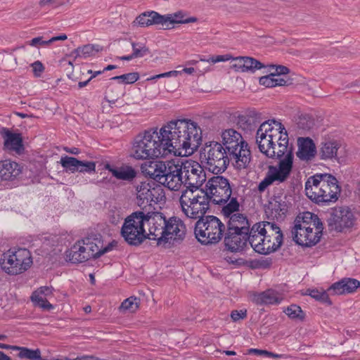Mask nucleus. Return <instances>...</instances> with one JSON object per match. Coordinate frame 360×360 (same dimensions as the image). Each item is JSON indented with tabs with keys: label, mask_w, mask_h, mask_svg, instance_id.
I'll list each match as a JSON object with an SVG mask.
<instances>
[{
	"label": "nucleus",
	"mask_w": 360,
	"mask_h": 360,
	"mask_svg": "<svg viewBox=\"0 0 360 360\" xmlns=\"http://www.w3.org/2000/svg\"><path fill=\"white\" fill-rule=\"evenodd\" d=\"M169 155L188 156L199 147L202 130L191 120H174L162 127Z\"/></svg>",
	"instance_id": "nucleus-1"
},
{
	"label": "nucleus",
	"mask_w": 360,
	"mask_h": 360,
	"mask_svg": "<svg viewBox=\"0 0 360 360\" xmlns=\"http://www.w3.org/2000/svg\"><path fill=\"white\" fill-rule=\"evenodd\" d=\"M259 150L269 158H281L291 148H288V135L283 124L275 120L264 122L256 134Z\"/></svg>",
	"instance_id": "nucleus-2"
},
{
	"label": "nucleus",
	"mask_w": 360,
	"mask_h": 360,
	"mask_svg": "<svg viewBox=\"0 0 360 360\" xmlns=\"http://www.w3.org/2000/svg\"><path fill=\"white\" fill-rule=\"evenodd\" d=\"M170 155L162 127L151 129L138 134L134 139L131 156L136 160H143Z\"/></svg>",
	"instance_id": "nucleus-3"
},
{
	"label": "nucleus",
	"mask_w": 360,
	"mask_h": 360,
	"mask_svg": "<svg viewBox=\"0 0 360 360\" xmlns=\"http://www.w3.org/2000/svg\"><path fill=\"white\" fill-rule=\"evenodd\" d=\"M283 239L282 231L277 224L261 221L252 226L249 243L255 252L268 255L276 251L281 246Z\"/></svg>",
	"instance_id": "nucleus-4"
},
{
	"label": "nucleus",
	"mask_w": 360,
	"mask_h": 360,
	"mask_svg": "<svg viewBox=\"0 0 360 360\" xmlns=\"http://www.w3.org/2000/svg\"><path fill=\"white\" fill-rule=\"evenodd\" d=\"M323 229V224L316 214L304 212L295 220L292 230L293 240L302 246L315 245L320 240Z\"/></svg>",
	"instance_id": "nucleus-5"
},
{
	"label": "nucleus",
	"mask_w": 360,
	"mask_h": 360,
	"mask_svg": "<svg viewBox=\"0 0 360 360\" xmlns=\"http://www.w3.org/2000/svg\"><path fill=\"white\" fill-rule=\"evenodd\" d=\"M307 196L316 202L335 201L340 193L338 180L330 174H321L310 177L305 184Z\"/></svg>",
	"instance_id": "nucleus-6"
},
{
	"label": "nucleus",
	"mask_w": 360,
	"mask_h": 360,
	"mask_svg": "<svg viewBox=\"0 0 360 360\" xmlns=\"http://www.w3.org/2000/svg\"><path fill=\"white\" fill-rule=\"evenodd\" d=\"M210 200L204 189H185L181 192L179 203L185 216L191 219H200L210 208Z\"/></svg>",
	"instance_id": "nucleus-7"
},
{
	"label": "nucleus",
	"mask_w": 360,
	"mask_h": 360,
	"mask_svg": "<svg viewBox=\"0 0 360 360\" xmlns=\"http://www.w3.org/2000/svg\"><path fill=\"white\" fill-rule=\"evenodd\" d=\"M224 231L225 225L215 216H206L195 223V237L204 245L217 243L222 238Z\"/></svg>",
	"instance_id": "nucleus-8"
},
{
	"label": "nucleus",
	"mask_w": 360,
	"mask_h": 360,
	"mask_svg": "<svg viewBox=\"0 0 360 360\" xmlns=\"http://www.w3.org/2000/svg\"><path fill=\"white\" fill-rule=\"evenodd\" d=\"M31 252L26 248L9 249L2 255L1 266L9 275L24 273L32 265Z\"/></svg>",
	"instance_id": "nucleus-9"
},
{
	"label": "nucleus",
	"mask_w": 360,
	"mask_h": 360,
	"mask_svg": "<svg viewBox=\"0 0 360 360\" xmlns=\"http://www.w3.org/2000/svg\"><path fill=\"white\" fill-rule=\"evenodd\" d=\"M202 162L212 173H223L229 165L228 153L222 144L217 141L206 143L202 154Z\"/></svg>",
	"instance_id": "nucleus-10"
},
{
	"label": "nucleus",
	"mask_w": 360,
	"mask_h": 360,
	"mask_svg": "<svg viewBox=\"0 0 360 360\" xmlns=\"http://www.w3.org/2000/svg\"><path fill=\"white\" fill-rule=\"evenodd\" d=\"M144 218V211H136L125 219L121 235L128 244L139 245L147 238Z\"/></svg>",
	"instance_id": "nucleus-11"
},
{
	"label": "nucleus",
	"mask_w": 360,
	"mask_h": 360,
	"mask_svg": "<svg viewBox=\"0 0 360 360\" xmlns=\"http://www.w3.org/2000/svg\"><path fill=\"white\" fill-rule=\"evenodd\" d=\"M203 189L210 202L215 205L226 203L232 194L230 181L223 176L217 175L209 179Z\"/></svg>",
	"instance_id": "nucleus-12"
},
{
	"label": "nucleus",
	"mask_w": 360,
	"mask_h": 360,
	"mask_svg": "<svg viewBox=\"0 0 360 360\" xmlns=\"http://www.w3.org/2000/svg\"><path fill=\"white\" fill-rule=\"evenodd\" d=\"M144 226L147 224V238L157 240L158 245H163L165 233L167 218L162 213L158 212L144 211Z\"/></svg>",
	"instance_id": "nucleus-13"
},
{
	"label": "nucleus",
	"mask_w": 360,
	"mask_h": 360,
	"mask_svg": "<svg viewBox=\"0 0 360 360\" xmlns=\"http://www.w3.org/2000/svg\"><path fill=\"white\" fill-rule=\"evenodd\" d=\"M184 183L188 185L186 189H200V187L206 182L207 176L203 167L197 162L187 160L183 162Z\"/></svg>",
	"instance_id": "nucleus-14"
},
{
	"label": "nucleus",
	"mask_w": 360,
	"mask_h": 360,
	"mask_svg": "<svg viewBox=\"0 0 360 360\" xmlns=\"http://www.w3.org/2000/svg\"><path fill=\"white\" fill-rule=\"evenodd\" d=\"M355 220L354 213L349 207H340L330 212L327 222L331 230L342 232L345 229L353 226Z\"/></svg>",
	"instance_id": "nucleus-15"
},
{
	"label": "nucleus",
	"mask_w": 360,
	"mask_h": 360,
	"mask_svg": "<svg viewBox=\"0 0 360 360\" xmlns=\"http://www.w3.org/2000/svg\"><path fill=\"white\" fill-rule=\"evenodd\" d=\"M164 197L161 188L152 187L149 183L142 182L136 186V202L139 207H143L141 211H146V206H151L152 202H160Z\"/></svg>",
	"instance_id": "nucleus-16"
},
{
	"label": "nucleus",
	"mask_w": 360,
	"mask_h": 360,
	"mask_svg": "<svg viewBox=\"0 0 360 360\" xmlns=\"http://www.w3.org/2000/svg\"><path fill=\"white\" fill-rule=\"evenodd\" d=\"M285 157L281 159L277 165L269 167L266 174L274 183L279 184L285 182L290 176L292 169L293 153L292 150L285 153Z\"/></svg>",
	"instance_id": "nucleus-17"
},
{
	"label": "nucleus",
	"mask_w": 360,
	"mask_h": 360,
	"mask_svg": "<svg viewBox=\"0 0 360 360\" xmlns=\"http://www.w3.org/2000/svg\"><path fill=\"white\" fill-rule=\"evenodd\" d=\"M183 164L180 166L168 162V167L160 184L171 191H179L183 184Z\"/></svg>",
	"instance_id": "nucleus-18"
},
{
	"label": "nucleus",
	"mask_w": 360,
	"mask_h": 360,
	"mask_svg": "<svg viewBox=\"0 0 360 360\" xmlns=\"http://www.w3.org/2000/svg\"><path fill=\"white\" fill-rule=\"evenodd\" d=\"M186 226L181 219L176 217H172L166 220L165 233L163 246L166 244L173 243L174 241L182 240L186 235Z\"/></svg>",
	"instance_id": "nucleus-19"
},
{
	"label": "nucleus",
	"mask_w": 360,
	"mask_h": 360,
	"mask_svg": "<svg viewBox=\"0 0 360 360\" xmlns=\"http://www.w3.org/2000/svg\"><path fill=\"white\" fill-rule=\"evenodd\" d=\"M227 153L229 162L231 161L235 169L241 170L250 167L251 152L247 142Z\"/></svg>",
	"instance_id": "nucleus-20"
},
{
	"label": "nucleus",
	"mask_w": 360,
	"mask_h": 360,
	"mask_svg": "<svg viewBox=\"0 0 360 360\" xmlns=\"http://www.w3.org/2000/svg\"><path fill=\"white\" fill-rule=\"evenodd\" d=\"M250 233L227 231L224 235V243L231 252H240L247 245Z\"/></svg>",
	"instance_id": "nucleus-21"
},
{
	"label": "nucleus",
	"mask_w": 360,
	"mask_h": 360,
	"mask_svg": "<svg viewBox=\"0 0 360 360\" xmlns=\"http://www.w3.org/2000/svg\"><path fill=\"white\" fill-rule=\"evenodd\" d=\"M82 243L84 245L86 253L89 255L90 259L99 257L105 253L111 251L117 244L116 242L112 241L103 247L101 240L89 238L82 240Z\"/></svg>",
	"instance_id": "nucleus-22"
},
{
	"label": "nucleus",
	"mask_w": 360,
	"mask_h": 360,
	"mask_svg": "<svg viewBox=\"0 0 360 360\" xmlns=\"http://www.w3.org/2000/svg\"><path fill=\"white\" fill-rule=\"evenodd\" d=\"M60 163L66 171L72 173L75 172H94L96 169L94 162L80 161L75 158L67 155L61 158Z\"/></svg>",
	"instance_id": "nucleus-23"
},
{
	"label": "nucleus",
	"mask_w": 360,
	"mask_h": 360,
	"mask_svg": "<svg viewBox=\"0 0 360 360\" xmlns=\"http://www.w3.org/2000/svg\"><path fill=\"white\" fill-rule=\"evenodd\" d=\"M167 167L168 162L146 161L141 165V170L143 175L160 183Z\"/></svg>",
	"instance_id": "nucleus-24"
},
{
	"label": "nucleus",
	"mask_w": 360,
	"mask_h": 360,
	"mask_svg": "<svg viewBox=\"0 0 360 360\" xmlns=\"http://www.w3.org/2000/svg\"><path fill=\"white\" fill-rule=\"evenodd\" d=\"M4 148L5 150L16 154H21L24 150L22 139L19 134L12 133L6 128L2 129Z\"/></svg>",
	"instance_id": "nucleus-25"
},
{
	"label": "nucleus",
	"mask_w": 360,
	"mask_h": 360,
	"mask_svg": "<svg viewBox=\"0 0 360 360\" xmlns=\"http://www.w3.org/2000/svg\"><path fill=\"white\" fill-rule=\"evenodd\" d=\"M360 287V282L354 278H345L331 285L328 291L330 295H340L349 294L356 291Z\"/></svg>",
	"instance_id": "nucleus-26"
},
{
	"label": "nucleus",
	"mask_w": 360,
	"mask_h": 360,
	"mask_svg": "<svg viewBox=\"0 0 360 360\" xmlns=\"http://www.w3.org/2000/svg\"><path fill=\"white\" fill-rule=\"evenodd\" d=\"M20 173L21 167L16 162L11 160L0 161V182L13 181Z\"/></svg>",
	"instance_id": "nucleus-27"
},
{
	"label": "nucleus",
	"mask_w": 360,
	"mask_h": 360,
	"mask_svg": "<svg viewBox=\"0 0 360 360\" xmlns=\"http://www.w3.org/2000/svg\"><path fill=\"white\" fill-rule=\"evenodd\" d=\"M221 143L226 152H229L246 141L240 133L234 129H224L221 133Z\"/></svg>",
	"instance_id": "nucleus-28"
},
{
	"label": "nucleus",
	"mask_w": 360,
	"mask_h": 360,
	"mask_svg": "<svg viewBox=\"0 0 360 360\" xmlns=\"http://www.w3.org/2000/svg\"><path fill=\"white\" fill-rule=\"evenodd\" d=\"M186 13L183 11H178L174 13L162 15V28L164 30H169L171 24H187L193 23L198 21V18L194 16L185 18Z\"/></svg>",
	"instance_id": "nucleus-29"
},
{
	"label": "nucleus",
	"mask_w": 360,
	"mask_h": 360,
	"mask_svg": "<svg viewBox=\"0 0 360 360\" xmlns=\"http://www.w3.org/2000/svg\"><path fill=\"white\" fill-rule=\"evenodd\" d=\"M297 156L302 160H310L314 158L316 150L313 141L309 138H299Z\"/></svg>",
	"instance_id": "nucleus-30"
},
{
	"label": "nucleus",
	"mask_w": 360,
	"mask_h": 360,
	"mask_svg": "<svg viewBox=\"0 0 360 360\" xmlns=\"http://www.w3.org/2000/svg\"><path fill=\"white\" fill-rule=\"evenodd\" d=\"M154 25L162 26V15L156 11L144 12L132 22L133 27H149Z\"/></svg>",
	"instance_id": "nucleus-31"
},
{
	"label": "nucleus",
	"mask_w": 360,
	"mask_h": 360,
	"mask_svg": "<svg viewBox=\"0 0 360 360\" xmlns=\"http://www.w3.org/2000/svg\"><path fill=\"white\" fill-rule=\"evenodd\" d=\"M340 143L336 140H326L321 144L319 155L321 160H338Z\"/></svg>",
	"instance_id": "nucleus-32"
},
{
	"label": "nucleus",
	"mask_w": 360,
	"mask_h": 360,
	"mask_svg": "<svg viewBox=\"0 0 360 360\" xmlns=\"http://www.w3.org/2000/svg\"><path fill=\"white\" fill-rule=\"evenodd\" d=\"M112 175L119 180L131 181L136 176V170L129 165H122L121 167H114L109 164L105 166Z\"/></svg>",
	"instance_id": "nucleus-33"
},
{
	"label": "nucleus",
	"mask_w": 360,
	"mask_h": 360,
	"mask_svg": "<svg viewBox=\"0 0 360 360\" xmlns=\"http://www.w3.org/2000/svg\"><path fill=\"white\" fill-rule=\"evenodd\" d=\"M250 223L246 216L243 214L233 215L227 221V231H241L250 233Z\"/></svg>",
	"instance_id": "nucleus-34"
},
{
	"label": "nucleus",
	"mask_w": 360,
	"mask_h": 360,
	"mask_svg": "<svg viewBox=\"0 0 360 360\" xmlns=\"http://www.w3.org/2000/svg\"><path fill=\"white\" fill-rule=\"evenodd\" d=\"M253 301L257 304H277L283 300L282 297L273 290H268L253 295Z\"/></svg>",
	"instance_id": "nucleus-35"
},
{
	"label": "nucleus",
	"mask_w": 360,
	"mask_h": 360,
	"mask_svg": "<svg viewBox=\"0 0 360 360\" xmlns=\"http://www.w3.org/2000/svg\"><path fill=\"white\" fill-rule=\"evenodd\" d=\"M68 257L72 263H82L90 259L82 241H78L73 245L69 251Z\"/></svg>",
	"instance_id": "nucleus-36"
},
{
	"label": "nucleus",
	"mask_w": 360,
	"mask_h": 360,
	"mask_svg": "<svg viewBox=\"0 0 360 360\" xmlns=\"http://www.w3.org/2000/svg\"><path fill=\"white\" fill-rule=\"evenodd\" d=\"M229 202L225 203L226 205L222 207L221 212L224 216L228 219L231 218L233 215L239 214L240 205L236 198L231 197L229 200Z\"/></svg>",
	"instance_id": "nucleus-37"
},
{
	"label": "nucleus",
	"mask_w": 360,
	"mask_h": 360,
	"mask_svg": "<svg viewBox=\"0 0 360 360\" xmlns=\"http://www.w3.org/2000/svg\"><path fill=\"white\" fill-rule=\"evenodd\" d=\"M140 305V300L136 297H129L124 300L119 307V309L122 312H135Z\"/></svg>",
	"instance_id": "nucleus-38"
},
{
	"label": "nucleus",
	"mask_w": 360,
	"mask_h": 360,
	"mask_svg": "<svg viewBox=\"0 0 360 360\" xmlns=\"http://www.w3.org/2000/svg\"><path fill=\"white\" fill-rule=\"evenodd\" d=\"M13 350L19 351L18 356L20 359H27L30 360H36L37 358H39L41 355V351L39 349H30L27 347H13Z\"/></svg>",
	"instance_id": "nucleus-39"
},
{
	"label": "nucleus",
	"mask_w": 360,
	"mask_h": 360,
	"mask_svg": "<svg viewBox=\"0 0 360 360\" xmlns=\"http://www.w3.org/2000/svg\"><path fill=\"white\" fill-rule=\"evenodd\" d=\"M272 212H275L276 217H282L287 212L288 207L285 202L281 200L274 199L269 203Z\"/></svg>",
	"instance_id": "nucleus-40"
},
{
	"label": "nucleus",
	"mask_w": 360,
	"mask_h": 360,
	"mask_svg": "<svg viewBox=\"0 0 360 360\" xmlns=\"http://www.w3.org/2000/svg\"><path fill=\"white\" fill-rule=\"evenodd\" d=\"M308 295L317 301L331 305L332 302L329 298V292L323 290L312 289L309 290Z\"/></svg>",
	"instance_id": "nucleus-41"
},
{
	"label": "nucleus",
	"mask_w": 360,
	"mask_h": 360,
	"mask_svg": "<svg viewBox=\"0 0 360 360\" xmlns=\"http://www.w3.org/2000/svg\"><path fill=\"white\" fill-rule=\"evenodd\" d=\"M285 314L291 319H298L302 321L304 319V313L301 307L297 304H291L284 311Z\"/></svg>",
	"instance_id": "nucleus-42"
},
{
	"label": "nucleus",
	"mask_w": 360,
	"mask_h": 360,
	"mask_svg": "<svg viewBox=\"0 0 360 360\" xmlns=\"http://www.w3.org/2000/svg\"><path fill=\"white\" fill-rule=\"evenodd\" d=\"M244 65L243 72H254L257 70H259L263 68V65L257 60L248 56H244Z\"/></svg>",
	"instance_id": "nucleus-43"
},
{
	"label": "nucleus",
	"mask_w": 360,
	"mask_h": 360,
	"mask_svg": "<svg viewBox=\"0 0 360 360\" xmlns=\"http://www.w3.org/2000/svg\"><path fill=\"white\" fill-rule=\"evenodd\" d=\"M97 51L98 50L95 49L94 46L87 44L77 48L75 53L76 54V57L86 58L94 56Z\"/></svg>",
	"instance_id": "nucleus-44"
},
{
	"label": "nucleus",
	"mask_w": 360,
	"mask_h": 360,
	"mask_svg": "<svg viewBox=\"0 0 360 360\" xmlns=\"http://www.w3.org/2000/svg\"><path fill=\"white\" fill-rule=\"evenodd\" d=\"M131 46L133 49L132 55L135 58H141L150 52L148 48L141 43L133 42L131 43Z\"/></svg>",
	"instance_id": "nucleus-45"
},
{
	"label": "nucleus",
	"mask_w": 360,
	"mask_h": 360,
	"mask_svg": "<svg viewBox=\"0 0 360 360\" xmlns=\"http://www.w3.org/2000/svg\"><path fill=\"white\" fill-rule=\"evenodd\" d=\"M139 78L137 72H130L124 74L120 76H115L111 78L113 80H120L124 84H133L136 82Z\"/></svg>",
	"instance_id": "nucleus-46"
},
{
	"label": "nucleus",
	"mask_w": 360,
	"mask_h": 360,
	"mask_svg": "<svg viewBox=\"0 0 360 360\" xmlns=\"http://www.w3.org/2000/svg\"><path fill=\"white\" fill-rule=\"evenodd\" d=\"M297 124L299 129L307 131L313 127L314 121L307 115H302L299 117Z\"/></svg>",
	"instance_id": "nucleus-47"
},
{
	"label": "nucleus",
	"mask_w": 360,
	"mask_h": 360,
	"mask_svg": "<svg viewBox=\"0 0 360 360\" xmlns=\"http://www.w3.org/2000/svg\"><path fill=\"white\" fill-rule=\"evenodd\" d=\"M32 301L34 303L35 305L42 308L43 309L50 310L53 308V305L50 304L46 297L43 296H31Z\"/></svg>",
	"instance_id": "nucleus-48"
},
{
	"label": "nucleus",
	"mask_w": 360,
	"mask_h": 360,
	"mask_svg": "<svg viewBox=\"0 0 360 360\" xmlns=\"http://www.w3.org/2000/svg\"><path fill=\"white\" fill-rule=\"evenodd\" d=\"M250 354H255L258 356H264L266 357H271V358H281L283 356L281 354H275L271 352H269L267 350L264 349H250L249 350Z\"/></svg>",
	"instance_id": "nucleus-49"
},
{
	"label": "nucleus",
	"mask_w": 360,
	"mask_h": 360,
	"mask_svg": "<svg viewBox=\"0 0 360 360\" xmlns=\"http://www.w3.org/2000/svg\"><path fill=\"white\" fill-rule=\"evenodd\" d=\"M233 61V63L231 66V68L234 70L236 72H243L244 65L243 63H244V56H240L236 58H233L231 59Z\"/></svg>",
	"instance_id": "nucleus-50"
},
{
	"label": "nucleus",
	"mask_w": 360,
	"mask_h": 360,
	"mask_svg": "<svg viewBox=\"0 0 360 360\" xmlns=\"http://www.w3.org/2000/svg\"><path fill=\"white\" fill-rule=\"evenodd\" d=\"M231 58H232L231 55L225 54V55L213 56L207 60L201 58L200 60L210 62L212 63H219V62L228 61V60H230Z\"/></svg>",
	"instance_id": "nucleus-51"
},
{
	"label": "nucleus",
	"mask_w": 360,
	"mask_h": 360,
	"mask_svg": "<svg viewBox=\"0 0 360 360\" xmlns=\"http://www.w3.org/2000/svg\"><path fill=\"white\" fill-rule=\"evenodd\" d=\"M274 77H275V75L272 73L266 76L261 77L259 80V84L269 88L275 87V84L274 83Z\"/></svg>",
	"instance_id": "nucleus-52"
},
{
	"label": "nucleus",
	"mask_w": 360,
	"mask_h": 360,
	"mask_svg": "<svg viewBox=\"0 0 360 360\" xmlns=\"http://www.w3.org/2000/svg\"><path fill=\"white\" fill-rule=\"evenodd\" d=\"M274 184V183L272 181V179L266 174L264 179L261 182H259V184H258L257 190L260 193H262L264 192L269 186H271Z\"/></svg>",
	"instance_id": "nucleus-53"
},
{
	"label": "nucleus",
	"mask_w": 360,
	"mask_h": 360,
	"mask_svg": "<svg viewBox=\"0 0 360 360\" xmlns=\"http://www.w3.org/2000/svg\"><path fill=\"white\" fill-rule=\"evenodd\" d=\"M28 44L32 46L37 47L39 45L40 46H49L51 44V39L49 40H43L42 37H38L33 38L28 42Z\"/></svg>",
	"instance_id": "nucleus-54"
},
{
	"label": "nucleus",
	"mask_w": 360,
	"mask_h": 360,
	"mask_svg": "<svg viewBox=\"0 0 360 360\" xmlns=\"http://www.w3.org/2000/svg\"><path fill=\"white\" fill-rule=\"evenodd\" d=\"M32 72L36 77H39L44 71V66L43 64L37 60L31 64Z\"/></svg>",
	"instance_id": "nucleus-55"
},
{
	"label": "nucleus",
	"mask_w": 360,
	"mask_h": 360,
	"mask_svg": "<svg viewBox=\"0 0 360 360\" xmlns=\"http://www.w3.org/2000/svg\"><path fill=\"white\" fill-rule=\"evenodd\" d=\"M274 83L275 86H285L290 84L289 79H287V76L278 75V74H274Z\"/></svg>",
	"instance_id": "nucleus-56"
},
{
	"label": "nucleus",
	"mask_w": 360,
	"mask_h": 360,
	"mask_svg": "<svg viewBox=\"0 0 360 360\" xmlns=\"http://www.w3.org/2000/svg\"><path fill=\"white\" fill-rule=\"evenodd\" d=\"M52 294V289L51 288L47 287V286H43L39 288H38L37 290H35L32 295L36 296H43L46 297V296H49Z\"/></svg>",
	"instance_id": "nucleus-57"
},
{
	"label": "nucleus",
	"mask_w": 360,
	"mask_h": 360,
	"mask_svg": "<svg viewBox=\"0 0 360 360\" xmlns=\"http://www.w3.org/2000/svg\"><path fill=\"white\" fill-rule=\"evenodd\" d=\"M247 316V311L246 310H234L231 314V317L234 321H238L240 319H243Z\"/></svg>",
	"instance_id": "nucleus-58"
},
{
	"label": "nucleus",
	"mask_w": 360,
	"mask_h": 360,
	"mask_svg": "<svg viewBox=\"0 0 360 360\" xmlns=\"http://www.w3.org/2000/svg\"><path fill=\"white\" fill-rule=\"evenodd\" d=\"M289 72V69L283 65L276 66L275 72H272V74H278V75L286 76V75Z\"/></svg>",
	"instance_id": "nucleus-59"
},
{
	"label": "nucleus",
	"mask_w": 360,
	"mask_h": 360,
	"mask_svg": "<svg viewBox=\"0 0 360 360\" xmlns=\"http://www.w3.org/2000/svg\"><path fill=\"white\" fill-rule=\"evenodd\" d=\"M56 0H39V6L40 8H46L51 6L56 3Z\"/></svg>",
	"instance_id": "nucleus-60"
},
{
	"label": "nucleus",
	"mask_w": 360,
	"mask_h": 360,
	"mask_svg": "<svg viewBox=\"0 0 360 360\" xmlns=\"http://www.w3.org/2000/svg\"><path fill=\"white\" fill-rule=\"evenodd\" d=\"M180 74H181V71H179V70H172V71H169V72L162 73L161 74V77H162V78H163V77H176V76H178Z\"/></svg>",
	"instance_id": "nucleus-61"
},
{
	"label": "nucleus",
	"mask_w": 360,
	"mask_h": 360,
	"mask_svg": "<svg viewBox=\"0 0 360 360\" xmlns=\"http://www.w3.org/2000/svg\"><path fill=\"white\" fill-rule=\"evenodd\" d=\"M67 35L66 34H61L60 36H57V37H53L52 38H51V44L54 41H56L58 40H62V41H64L65 39H67Z\"/></svg>",
	"instance_id": "nucleus-62"
},
{
	"label": "nucleus",
	"mask_w": 360,
	"mask_h": 360,
	"mask_svg": "<svg viewBox=\"0 0 360 360\" xmlns=\"http://www.w3.org/2000/svg\"><path fill=\"white\" fill-rule=\"evenodd\" d=\"M64 150L66 152L71 153V154H74V155H77L79 153V150L77 148H65Z\"/></svg>",
	"instance_id": "nucleus-63"
},
{
	"label": "nucleus",
	"mask_w": 360,
	"mask_h": 360,
	"mask_svg": "<svg viewBox=\"0 0 360 360\" xmlns=\"http://www.w3.org/2000/svg\"><path fill=\"white\" fill-rule=\"evenodd\" d=\"M0 360H11V359L3 352L0 351Z\"/></svg>",
	"instance_id": "nucleus-64"
}]
</instances>
